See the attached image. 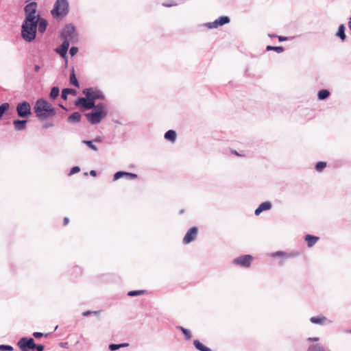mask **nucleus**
<instances>
[{"instance_id":"obj_39","label":"nucleus","mask_w":351,"mask_h":351,"mask_svg":"<svg viewBox=\"0 0 351 351\" xmlns=\"http://www.w3.org/2000/svg\"><path fill=\"white\" fill-rule=\"evenodd\" d=\"M45 348V345L37 344L35 343V341H34L33 351H44Z\"/></svg>"},{"instance_id":"obj_55","label":"nucleus","mask_w":351,"mask_h":351,"mask_svg":"<svg viewBox=\"0 0 351 351\" xmlns=\"http://www.w3.org/2000/svg\"><path fill=\"white\" fill-rule=\"evenodd\" d=\"M268 36L270 38H277L278 35H276L275 34H269Z\"/></svg>"},{"instance_id":"obj_2","label":"nucleus","mask_w":351,"mask_h":351,"mask_svg":"<svg viewBox=\"0 0 351 351\" xmlns=\"http://www.w3.org/2000/svg\"><path fill=\"white\" fill-rule=\"evenodd\" d=\"M37 23L35 20L24 19L21 28V37L27 43H32L37 36Z\"/></svg>"},{"instance_id":"obj_61","label":"nucleus","mask_w":351,"mask_h":351,"mask_svg":"<svg viewBox=\"0 0 351 351\" xmlns=\"http://www.w3.org/2000/svg\"><path fill=\"white\" fill-rule=\"evenodd\" d=\"M88 173L87 172H85V173H84V176H88Z\"/></svg>"},{"instance_id":"obj_9","label":"nucleus","mask_w":351,"mask_h":351,"mask_svg":"<svg viewBox=\"0 0 351 351\" xmlns=\"http://www.w3.org/2000/svg\"><path fill=\"white\" fill-rule=\"evenodd\" d=\"M34 339L32 337H21L16 343L21 351H33Z\"/></svg>"},{"instance_id":"obj_11","label":"nucleus","mask_w":351,"mask_h":351,"mask_svg":"<svg viewBox=\"0 0 351 351\" xmlns=\"http://www.w3.org/2000/svg\"><path fill=\"white\" fill-rule=\"evenodd\" d=\"M230 21V19L229 16H221L218 19H215L214 21L206 23L205 26L209 29L218 28L219 27L229 23Z\"/></svg>"},{"instance_id":"obj_31","label":"nucleus","mask_w":351,"mask_h":351,"mask_svg":"<svg viewBox=\"0 0 351 351\" xmlns=\"http://www.w3.org/2000/svg\"><path fill=\"white\" fill-rule=\"evenodd\" d=\"M129 346L128 343H110L108 346V349L110 351H116L120 348Z\"/></svg>"},{"instance_id":"obj_58","label":"nucleus","mask_w":351,"mask_h":351,"mask_svg":"<svg viewBox=\"0 0 351 351\" xmlns=\"http://www.w3.org/2000/svg\"><path fill=\"white\" fill-rule=\"evenodd\" d=\"M345 332L347 333L351 334V329H348Z\"/></svg>"},{"instance_id":"obj_35","label":"nucleus","mask_w":351,"mask_h":351,"mask_svg":"<svg viewBox=\"0 0 351 351\" xmlns=\"http://www.w3.org/2000/svg\"><path fill=\"white\" fill-rule=\"evenodd\" d=\"M307 351H326L324 347L319 343L311 344L308 346Z\"/></svg>"},{"instance_id":"obj_16","label":"nucleus","mask_w":351,"mask_h":351,"mask_svg":"<svg viewBox=\"0 0 351 351\" xmlns=\"http://www.w3.org/2000/svg\"><path fill=\"white\" fill-rule=\"evenodd\" d=\"M37 23V32L43 34L46 32L48 26V21L47 19L42 17L41 15L36 17L35 19Z\"/></svg>"},{"instance_id":"obj_21","label":"nucleus","mask_w":351,"mask_h":351,"mask_svg":"<svg viewBox=\"0 0 351 351\" xmlns=\"http://www.w3.org/2000/svg\"><path fill=\"white\" fill-rule=\"evenodd\" d=\"M69 83L71 85L79 88H80V82L76 77L74 67H72L70 71V76H69Z\"/></svg>"},{"instance_id":"obj_56","label":"nucleus","mask_w":351,"mask_h":351,"mask_svg":"<svg viewBox=\"0 0 351 351\" xmlns=\"http://www.w3.org/2000/svg\"><path fill=\"white\" fill-rule=\"evenodd\" d=\"M59 106L64 110H67V108L63 104H59Z\"/></svg>"},{"instance_id":"obj_15","label":"nucleus","mask_w":351,"mask_h":351,"mask_svg":"<svg viewBox=\"0 0 351 351\" xmlns=\"http://www.w3.org/2000/svg\"><path fill=\"white\" fill-rule=\"evenodd\" d=\"M70 44L68 41H62V43L57 48L55 49V51L58 54L62 59H66L68 57V50L69 49Z\"/></svg>"},{"instance_id":"obj_23","label":"nucleus","mask_w":351,"mask_h":351,"mask_svg":"<svg viewBox=\"0 0 351 351\" xmlns=\"http://www.w3.org/2000/svg\"><path fill=\"white\" fill-rule=\"evenodd\" d=\"M164 138L169 142L174 143L177 138L176 132L173 130H169L165 133Z\"/></svg>"},{"instance_id":"obj_34","label":"nucleus","mask_w":351,"mask_h":351,"mask_svg":"<svg viewBox=\"0 0 351 351\" xmlns=\"http://www.w3.org/2000/svg\"><path fill=\"white\" fill-rule=\"evenodd\" d=\"M82 143L86 145L90 149L93 151H98L97 147L94 144V142L92 140H84L82 141Z\"/></svg>"},{"instance_id":"obj_19","label":"nucleus","mask_w":351,"mask_h":351,"mask_svg":"<svg viewBox=\"0 0 351 351\" xmlns=\"http://www.w3.org/2000/svg\"><path fill=\"white\" fill-rule=\"evenodd\" d=\"M77 90L74 88H62L60 96L63 100L66 101L68 99V95H71L73 96H75L77 95Z\"/></svg>"},{"instance_id":"obj_54","label":"nucleus","mask_w":351,"mask_h":351,"mask_svg":"<svg viewBox=\"0 0 351 351\" xmlns=\"http://www.w3.org/2000/svg\"><path fill=\"white\" fill-rule=\"evenodd\" d=\"M40 66L38 64H36L34 66V71L36 72H38L40 71Z\"/></svg>"},{"instance_id":"obj_14","label":"nucleus","mask_w":351,"mask_h":351,"mask_svg":"<svg viewBox=\"0 0 351 351\" xmlns=\"http://www.w3.org/2000/svg\"><path fill=\"white\" fill-rule=\"evenodd\" d=\"M124 178L127 180H135L138 178V175L134 173L119 171L113 175V181L118 180L120 178Z\"/></svg>"},{"instance_id":"obj_57","label":"nucleus","mask_w":351,"mask_h":351,"mask_svg":"<svg viewBox=\"0 0 351 351\" xmlns=\"http://www.w3.org/2000/svg\"><path fill=\"white\" fill-rule=\"evenodd\" d=\"M112 121H113V122H114L115 123H117V124H119V125H121V124H122L120 121H117V120H112Z\"/></svg>"},{"instance_id":"obj_48","label":"nucleus","mask_w":351,"mask_h":351,"mask_svg":"<svg viewBox=\"0 0 351 351\" xmlns=\"http://www.w3.org/2000/svg\"><path fill=\"white\" fill-rule=\"evenodd\" d=\"M97 173L96 170L92 169L89 171V175L93 177L97 176Z\"/></svg>"},{"instance_id":"obj_24","label":"nucleus","mask_w":351,"mask_h":351,"mask_svg":"<svg viewBox=\"0 0 351 351\" xmlns=\"http://www.w3.org/2000/svg\"><path fill=\"white\" fill-rule=\"evenodd\" d=\"M81 119L82 114L79 112H74L69 116L67 121L70 123H77L80 121Z\"/></svg>"},{"instance_id":"obj_25","label":"nucleus","mask_w":351,"mask_h":351,"mask_svg":"<svg viewBox=\"0 0 351 351\" xmlns=\"http://www.w3.org/2000/svg\"><path fill=\"white\" fill-rule=\"evenodd\" d=\"M193 346L199 351H212L210 348L203 344L199 339L193 341Z\"/></svg>"},{"instance_id":"obj_33","label":"nucleus","mask_w":351,"mask_h":351,"mask_svg":"<svg viewBox=\"0 0 351 351\" xmlns=\"http://www.w3.org/2000/svg\"><path fill=\"white\" fill-rule=\"evenodd\" d=\"M147 293L146 290H132L128 292L127 295L129 297H136L144 295Z\"/></svg>"},{"instance_id":"obj_8","label":"nucleus","mask_w":351,"mask_h":351,"mask_svg":"<svg viewBox=\"0 0 351 351\" xmlns=\"http://www.w3.org/2000/svg\"><path fill=\"white\" fill-rule=\"evenodd\" d=\"M38 4L36 1H32L24 7L25 19L27 20H34L36 17L40 16V14H37Z\"/></svg>"},{"instance_id":"obj_51","label":"nucleus","mask_w":351,"mask_h":351,"mask_svg":"<svg viewBox=\"0 0 351 351\" xmlns=\"http://www.w3.org/2000/svg\"><path fill=\"white\" fill-rule=\"evenodd\" d=\"M308 341H319V337H309L307 339Z\"/></svg>"},{"instance_id":"obj_47","label":"nucleus","mask_w":351,"mask_h":351,"mask_svg":"<svg viewBox=\"0 0 351 351\" xmlns=\"http://www.w3.org/2000/svg\"><path fill=\"white\" fill-rule=\"evenodd\" d=\"M93 141L94 143H101L103 141V138L101 136H97Z\"/></svg>"},{"instance_id":"obj_30","label":"nucleus","mask_w":351,"mask_h":351,"mask_svg":"<svg viewBox=\"0 0 351 351\" xmlns=\"http://www.w3.org/2000/svg\"><path fill=\"white\" fill-rule=\"evenodd\" d=\"M327 318L323 315L315 316L310 318V322L314 324H322Z\"/></svg>"},{"instance_id":"obj_1","label":"nucleus","mask_w":351,"mask_h":351,"mask_svg":"<svg viewBox=\"0 0 351 351\" xmlns=\"http://www.w3.org/2000/svg\"><path fill=\"white\" fill-rule=\"evenodd\" d=\"M35 116L38 120L43 121L51 118L56 114V109L44 98H38L33 107Z\"/></svg>"},{"instance_id":"obj_12","label":"nucleus","mask_w":351,"mask_h":351,"mask_svg":"<svg viewBox=\"0 0 351 351\" xmlns=\"http://www.w3.org/2000/svg\"><path fill=\"white\" fill-rule=\"evenodd\" d=\"M75 105L80 108L83 111H86L90 110V108L95 106V103H91L85 96L77 97L75 102Z\"/></svg>"},{"instance_id":"obj_36","label":"nucleus","mask_w":351,"mask_h":351,"mask_svg":"<svg viewBox=\"0 0 351 351\" xmlns=\"http://www.w3.org/2000/svg\"><path fill=\"white\" fill-rule=\"evenodd\" d=\"M327 163L324 161H319L315 164V169L317 172H322L326 167Z\"/></svg>"},{"instance_id":"obj_53","label":"nucleus","mask_w":351,"mask_h":351,"mask_svg":"<svg viewBox=\"0 0 351 351\" xmlns=\"http://www.w3.org/2000/svg\"><path fill=\"white\" fill-rule=\"evenodd\" d=\"M64 60V68H67L68 67V57L66 58V59H63Z\"/></svg>"},{"instance_id":"obj_3","label":"nucleus","mask_w":351,"mask_h":351,"mask_svg":"<svg viewBox=\"0 0 351 351\" xmlns=\"http://www.w3.org/2000/svg\"><path fill=\"white\" fill-rule=\"evenodd\" d=\"M91 112L85 114L87 121L91 125H97L101 122V121L107 116L108 110L106 106L103 103L96 104L92 108Z\"/></svg>"},{"instance_id":"obj_6","label":"nucleus","mask_w":351,"mask_h":351,"mask_svg":"<svg viewBox=\"0 0 351 351\" xmlns=\"http://www.w3.org/2000/svg\"><path fill=\"white\" fill-rule=\"evenodd\" d=\"M82 94L84 95L91 103H95L96 100H105L104 93L97 87H88L83 89Z\"/></svg>"},{"instance_id":"obj_5","label":"nucleus","mask_w":351,"mask_h":351,"mask_svg":"<svg viewBox=\"0 0 351 351\" xmlns=\"http://www.w3.org/2000/svg\"><path fill=\"white\" fill-rule=\"evenodd\" d=\"M69 12L68 0H56L51 14L54 19H59L66 16Z\"/></svg>"},{"instance_id":"obj_7","label":"nucleus","mask_w":351,"mask_h":351,"mask_svg":"<svg viewBox=\"0 0 351 351\" xmlns=\"http://www.w3.org/2000/svg\"><path fill=\"white\" fill-rule=\"evenodd\" d=\"M17 116L21 119H29L32 114V106L27 101L19 102L16 106Z\"/></svg>"},{"instance_id":"obj_29","label":"nucleus","mask_w":351,"mask_h":351,"mask_svg":"<svg viewBox=\"0 0 351 351\" xmlns=\"http://www.w3.org/2000/svg\"><path fill=\"white\" fill-rule=\"evenodd\" d=\"M176 328L182 332L186 340H190L191 339L192 334L189 329L185 328L181 326H177Z\"/></svg>"},{"instance_id":"obj_4","label":"nucleus","mask_w":351,"mask_h":351,"mask_svg":"<svg viewBox=\"0 0 351 351\" xmlns=\"http://www.w3.org/2000/svg\"><path fill=\"white\" fill-rule=\"evenodd\" d=\"M60 38L68 43H76L78 40V33L76 27L72 23L66 24L60 32Z\"/></svg>"},{"instance_id":"obj_27","label":"nucleus","mask_w":351,"mask_h":351,"mask_svg":"<svg viewBox=\"0 0 351 351\" xmlns=\"http://www.w3.org/2000/svg\"><path fill=\"white\" fill-rule=\"evenodd\" d=\"M330 95V92L328 89H321L317 93V99L319 100H325Z\"/></svg>"},{"instance_id":"obj_59","label":"nucleus","mask_w":351,"mask_h":351,"mask_svg":"<svg viewBox=\"0 0 351 351\" xmlns=\"http://www.w3.org/2000/svg\"><path fill=\"white\" fill-rule=\"evenodd\" d=\"M183 213H184V210L183 209H182V210H180L179 211V214H182Z\"/></svg>"},{"instance_id":"obj_38","label":"nucleus","mask_w":351,"mask_h":351,"mask_svg":"<svg viewBox=\"0 0 351 351\" xmlns=\"http://www.w3.org/2000/svg\"><path fill=\"white\" fill-rule=\"evenodd\" d=\"M82 274V269L79 266H74L72 269V274L75 277L80 276Z\"/></svg>"},{"instance_id":"obj_41","label":"nucleus","mask_w":351,"mask_h":351,"mask_svg":"<svg viewBox=\"0 0 351 351\" xmlns=\"http://www.w3.org/2000/svg\"><path fill=\"white\" fill-rule=\"evenodd\" d=\"M100 312H101L100 311H86L83 312L82 315L84 317H88L90 315H99Z\"/></svg>"},{"instance_id":"obj_28","label":"nucleus","mask_w":351,"mask_h":351,"mask_svg":"<svg viewBox=\"0 0 351 351\" xmlns=\"http://www.w3.org/2000/svg\"><path fill=\"white\" fill-rule=\"evenodd\" d=\"M10 104L8 102H4L0 104V120H1L4 114L10 110Z\"/></svg>"},{"instance_id":"obj_50","label":"nucleus","mask_w":351,"mask_h":351,"mask_svg":"<svg viewBox=\"0 0 351 351\" xmlns=\"http://www.w3.org/2000/svg\"><path fill=\"white\" fill-rule=\"evenodd\" d=\"M176 5L177 4L176 3H162V5L165 7H171V6Z\"/></svg>"},{"instance_id":"obj_42","label":"nucleus","mask_w":351,"mask_h":351,"mask_svg":"<svg viewBox=\"0 0 351 351\" xmlns=\"http://www.w3.org/2000/svg\"><path fill=\"white\" fill-rule=\"evenodd\" d=\"M79 51V49L76 46H72L70 49H69V54L71 57H73L75 56L77 52Z\"/></svg>"},{"instance_id":"obj_49","label":"nucleus","mask_w":351,"mask_h":351,"mask_svg":"<svg viewBox=\"0 0 351 351\" xmlns=\"http://www.w3.org/2000/svg\"><path fill=\"white\" fill-rule=\"evenodd\" d=\"M59 346L64 348H68V343L67 342H60Z\"/></svg>"},{"instance_id":"obj_40","label":"nucleus","mask_w":351,"mask_h":351,"mask_svg":"<svg viewBox=\"0 0 351 351\" xmlns=\"http://www.w3.org/2000/svg\"><path fill=\"white\" fill-rule=\"evenodd\" d=\"M14 348L10 345L0 344V351H12Z\"/></svg>"},{"instance_id":"obj_32","label":"nucleus","mask_w":351,"mask_h":351,"mask_svg":"<svg viewBox=\"0 0 351 351\" xmlns=\"http://www.w3.org/2000/svg\"><path fill=\"white\" fill-rule=\"evenodd\" d=\"M267 51H274L278 53H280L284 51L285 48L282 46H271V45H267L266 47Z\"/></svg>"},{"instance_id":"obj_26","label":"nucleus","mask_w":351,"mask_h":351,"mask_svg":"<svg viewBox=\"0 0 351 351\" xmlns=\"http://www.w3.org/2000/svg\"><path fill=\"white\" fill-rule=\"evenodd\" d=\"M60 95V88L58 86H53L49 94V97L51 101L56 100Z\"/></svg>"},{"instance_id":"obj_37","label":"nucleus","mask_w":351,"mask_h":351,"mask_svg":"<svg viewBox=\"0 0 351 351\" xmlns=\"http://www.w3.org/2000/svg\"><path fill=\"white\" fill-rule=\"evenodd\" d=\"M272 257H282V258H288L291 256V254L285 252L283 251H277L273 254H271Z\"/></svg>"},{"instance_id":"obj_18","label":"nucleus","mask_w":351,"mask_h":351,"mask_svg":"<svg viewBox=\"0 0 351 351\" xmlns=\"http://www.w3.org/2000/svg\"><path fill=\"white\" fill-rule=\"evenodd\" d=\"M272 204L270 202L266 201L262 202L259 206L255 209L254 214L256 216H258L262 212L269 210L271 208Z\"/></svg>"},{"instance_id":"obj_52","label":"nucleus","mask_w":351,"mask_h":351,"mask_svg":"<svg viewBox=\"0 0 351 351\" xmlns=\"http://www.w3.org/2000/svg\"><path fill=\"white\" fill-rule=\"evenodd\" d=\"M69 219L68 217H64L63 219V225L66 226L69 223Z\"/></svg>"},{"instance_id":"obj_22","label":"nucleus","mask_w":351,"mask_h":351,"mask_svg":"<svg viewBox=\"0 0 351 351\" xmlns=\"http://www.w3.org/2000/svg\"><path fill=\"white\" fill-rule=\"evenodd\" d=\"M319 239V237L313 235V234H306L304 237V240L307 243V246L308 247H313L317 241Z\"/></svg>"},{"instance_id":"obj_44","label":"nucleus","mask_w":351,"mask_h":351,"mask_svg":"<svg viewBox=\"0 0 351 351\" xmlns=\"http://www.w3.org/2000/svg\"><path fill=\"white\" fill-rule=\"evenodd\" d=\"M49 335V333L44 334V333L40 332H34L33 334H32L33 337L36 338V339L41 338V337H43L44 336L47 337Z\"/></svg>"},{"instance_id":"obj_60","label":"nucleus","mask_w":351,"mask_h":351,"mask_svg":"<svg viewBox=\"0 0 351 351\" xmlns=\"http://www.w3.org/2000/svg\"><path fill=\"white\" fill-rule=\"evenodd\" d=\"M233 153H234V154L237 155V156H239V153H238L237 151H234V152H233Z\"/></svg>"},{"instance_id":"obj_17","label":"nucleus","mask_w":351,"mask_h":351,"mask_svg":"<svg viewBox=\"0 0 351 351\" xmlns=\"http://www.w3.org/2000/svg\"><path fill=\"white\" fill-rule=\"evenodd\" d=\"M28 119H16L13 120L12 123L16 131H23L27 128Z\"/></svg>"},{"instance_id":"obj_45","label":"nucleus","mask_w":351,"mask_h":351,"mask_svg":"<svg viewBox=\"0 0 351 351\" xmlns=\"http://www.w3.org/2000/svg\"><path fill=\"white\" fill-rule=\"evenodd\" d=\"M53 126V123L52 121H45L43 125H42V128L43 129H48L49 128H52Z\"/></svg>"},{"instance_id":"obj_10","label":"nucleus","mask_w":351,"mask_h":351,"mask_svg":"<svg viewBox=\"0 0 351 351\" xmlns=\"http://www.w3.org/2000/svg\"><path fill=\"white\" fill-rule=\"evenodd\" d=\"M254 257L250 254H245L233 259L232 263L243 267L248 268L251 266Z\"/></svg>"},{"instance_id":"obj_20","label":"nucleus","mask_w":351,"mask_h":351,"mask_svg":"<svg viewBox=\"0 0 351 351\" xmlns=\"http://www.w3.org/2000/svg\"><path fill=\"white\" fill-rule=\"evenodd\" d=\"M335 36L339 38L341 42H344L346 39V25L344 24H341L337 29V32L335 34Z\"/></svg>"},{"instance_id":"obj_13","label":"nucleus","mask_w":351,"mask_h":351,"mask_svg":"<svg viewBox=\"0 0 351 351\" xmlns=\"http://www.w3.org/2000/svg\"><path fill=\"white\" fill-rule=\"evenodd\" d=\"M198 228L196 226H193L188 230L185 236L183 238L182 243L184 244H189L193 241L197 235Z\"/></svg>"},{"instance_id":"obj_46","label":"nucleus","mask_w":351,"mask_h":351,"mask_svg":"<svg viewBox=\"0 0 351 351\" xmlns=\"http://www.w3.org/2000/svg\"><path fill=\"white\" fill-rule=\"evenodd\" d=\"M277 38L278 39L279 42H284V41H287L289 40V37L283 36H278Z\"/></svg>"},{"instance_id":"obj_43","label":"nucleus","mask_w":351,"mask_h":351,"mask_svg":"<svg viewBox=\"0 0 351 351\" xmlns=\"http://www.w3.org/2000/svg\"><path fill=\"white\" fill-rule=\"evenodd\" d=\"M80 171V167L79 166L73 167L69 173V176H71Z\"/></svg>"}]
</instances>
